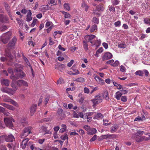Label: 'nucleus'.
Returning <instances> with one entry per match:
<instances>
[{"label":"nucleus","mask_w":150,"mask_h":150,"mask_svg":"<svg viewBox=\"0 0 150 150\" xmlns=\"http://www.w3.org/2000/svg\"><path fill=\"white\" fill-rule=\"evenodd\" d=\"M83 91L85 93H88L89 92V89L87 88V87H85L83 89Z\"/></svg>","instance_id":"obj_57"},{"label":"nucleus","mask_w":150,"mask_h":150,"mask_svg":"<svg viewBox=\"0 0 150 150\" xmlns=\"http://www.w3.org/2000/svg\"><path fill=\"white\" fill-rule=\"evenodd\" d=\"M120 70L122 72H125L126 71V69L125 67L121 65L120 66Z\"/></svg>","instance_id":"obj_54"},{"label":"nucleus","mask_w":150,"mask_h":150,"mask_svg":"<svg viewBox=\"0 0 150 150\" xmlns=\"http://www.w3.org/2000/svg\"><path fill=\"white\" fill-rule=\"evenodd\" d=\"M110 124V122H109L107 120H103V125L105 126H108Z\"/></svg>","instance_id":"obj_40"},{"label":"nucleus","mask_w":150,"mask_h":150,"mask_svg":"<svg viewBox=\"0 0 150 150\" xmlns=\"http://www.w3.org/2000/svg\"><path fill=\"white\" fill-rule=\"evenodd\" d=\"M83 43L84 49L85 50H88V46L86 42L84 40L83 41Z\"/></svg>","instance_id":"obj_43"},{"label":"nucleus","mask_w":150,"mask_h":150,"mask_svg":"<svg viewBox=\"0 0 150 150\" xmlns=\"http://www.w3.org/2000/svg\"><path fill=\"white\" fill-rule=\"evenodd\" d=\"M121 100L122 101L125 102L127 101V99L126 96H122L121 98Z\"/></svg>","instance_id":"obj_55"},{"label":"nucleus","mask_w":150,"mask_h":150,"mask_svg":"<svg viewBox=\"0 0 150 150\" xmlns=\"http://www.w3.org/2000/svg\"><path fill=\"white\" fill-rule=\"evenodd\" d=\"M6 55L8 57L10 58L11 59H12L13 58V57L11 54V53L9 52L7 53L6 54Z\"/></svg>","instance_id":"obj_62"},{"label":"nucleus","mask_w":150,"mask_h":150,"mask_svg":"<svg viewBox=\"0 0 150 150\" xmlns=\"http://www.w3.org/2000/svg\"><path fill=\"white\" fill-rule=\"evenodd\" d=\"M112 3L115 5H117L119 3V1L117 0H111Z\"/></svg>","instance_id":"obj_53"},{"label":"nucleus","mask_w":150,"mask_h":150,"mask_svg":"<svg viewBox=\"0 0 150 150\" xmlns=\"http://www.w3.org/2000/svg\"><path fill=\"white\" fill-rule=\"evenodd\" d=\"M25 62L26 63V64L29 67H30V68L31 71H32V74H33V69L31 66L30 65V63L29 62L28 60H27V61H25Z\"/></svg>","instance_id":"obj_42"},{"label":"nucleus","mask_w":150,"mask_h":150,"mask_svg":"<svg viewBox=\"0 0 150 150\" xmlns=\"http://www.w3.org/2000/svg\"><path fill=\"white\" fill-rule=\"evenodd\" d=\"M96 38V36L93 35H87L85 36V38L86 40H88L90 42L92 41V40L93 39H94Z\"/></svg>","instance_id":"obj_22"},{"label":"nucleus","mask_w":150,"mask_h":150,"mask_svg":"<svg viewBox=\"0 0 150 150\" xmlns=\"http://www.w3.org/2000/svg\"><path fill=\"white\" fill-rule=\"evenodd\" d=\"M29 139L28 138L23 139L21 142V146L23 149H25L27 146V144Z\"/></svg>","instance_id":"obj_18"},{"label":"nucleus","mask_w":150,"mask_h":150,"mask_svg":"<svg viewBox=\"0 0 150 150\" xmlns=\"http://www.w3.org/2000/svg\"><path fill=\"white\" fill-rule=\"evenodd\" d=\"M50 26L52 27L53 26V24L52 22L47 21L46 23L45 27L47 28Z\"/></svg>","instance_id":"obj_39"},{"label":"nucleus","mask_w":150,"mask_h":150,"mask_svg":"<svg viewBox=\"0 0 150 150\" xmlns=\"http://www.w3.org/2000/svg\"><path fill=\"white\" fill-rule=\"evenodd\" d=\"M65 66L64 64H60L58 63L56 64L55 68L56 69L60 70L62 71V70H63L65 68Z\"/></svg>","instance_id":"obj_15"},{"label":"nucleus","mask_w":150,"mask_h":150,"mask_svg":"<svg viewBox=\"0 0 150 150\" xmlns=\"http://www.w3.org/2000/svg\"><path fill=\"white\" fill-rule=\"evenodd\" d=\"M124 88H122L120 91L122 92V94H125L127 93V91L126 90L124 89Z\"/></svg>","instance_id":"obj_59"},{"label":"nucleus","mask_w":150,"mask_h":150,"mask_svg":"<svg viewBox=\"0 0 150 150\" xmlns=\"http://www.w3.org/2000/svg\"><path fill=\"white\" fill-rule=\"evenodd\" d=\"M41 129L42 130L43 132H45V134H51L52 132L50 130H47V127L45 126H42L41 127Z\"/></svg>","instance_id":"obj_20"},{"label":"nucleus","mask_w":150,"mask_h":150,"mask_svg":"<svg viewBox=\"0 0 150 150\" xmlns=\"http://www.w3.org/2000/svg\"><path fill=\"white\" fill-rule=\"evenodd\" d=\"M28 13L27 15L26 21L29 22L32 20V13L30 10H28Z\"/></svg>","instance_id":"obj_23"},{"label":"nucleus","mask_w":150,"mask_h":150,"mask_svg":"<svg viewBox=\"0 0 150 150\" xmlns=\"http://www.w3.org/2000/svg\"><path fill=\"white\" fill-rule=\"evenodd\" d=\"M37 105L36 104H33L30 108V114L33 115L36 110Z\"/></svg>","instance_id":"obj_19"},{"label":"nucleus","mask_w":150,"mask_h":150,"mask_svg":"<svg viewBox=\"0 0 150 150\" xmlns=\"http://www.w3.org/2000/svg\"><path fill=\"white\" fill-rule=\"evenodd\" d=\"M4 122L6 125L9 128H12L13 127V124L12 122H14V120L11 117H5L4 119Z\"/></svg>","instance_id":"obj_2"},{"label":"nucleus","mask_w":150,"mask_h":150,"mask_svg":"<svg viewBox=\"0 0 150 150\" xmlns=\"http://www.w3.org/2000/svg\"><path fill=\"white\" fill-rule=\"evenodd\" d=\"M94 77L96 81L100 83H104V81L102 79L100 78V77L96 75H94Z\"/></svg>","instance_id":"obj_17"},{"label":"nucleus","mask_w":150,"mask_h":150,"mask_svg":"<svg viewBox=\"0 0 150 150\" xmlns=\"http://www.w3.org/2000/svg\"><path fill=\"white\" fill-rule=\"evenodd\" d=\"M97 139V135L95 134L92 138L90 140V142H93L96 140Z\"/></svg>","instance_id":"obj_52"},{"label":"nucleus","mask_w":150,"mask_h":150,"mask_svg":"<svg viewBox=\"0 0 150 150\" xmlns=\"http://www.w3.org/2000/svg\"><path fill=\"white\" fill-rule=\"evenodd\" d=\"M104 97L105 99L106 100H109V98L108 96V94L107 92H105L104 94Z\"/></svg>","instance_id":"obj_38"},{"label":"nucleus","mask_w":150,"mask_h":150,"mask_svg":"<svg viewBox=\"0 0 150 150\" xmlns=\"http://www.w3.org/2000/svg\"><path fill=\"white\" fill-rule=\"evenodd\" d=\"M31 127H28L25 128L23 132L21 134V137L22 138H24L30 133Z\"/></svg>","instance_id":"obj_6"},{"label":"nucleus","mask_w":150,"mask_h":150,"mask_svg":"<svg viewBox=\"0 0 150 150\" xmlns=\"http://www.w3.org/2000/svg\"><path fill=\"white\" fill-rule=\"evenodd\" d=\"M122 93L120 91H117L115 93V97L117 100H119L122 96Z\"/></svg>","instance_id":"obj_28"},{"label":"nucleus","mask_w":150,"mask_h":150,"mask_svg":"<svg viewBox=\"0 0 150 150\" xmlns=\"http://www.w3.org/2000/svg\"><path fill=\"white\" fill-rule=\"evenodd\" d=\"M103 117V115L100 113H98L95 115L93 119H97L98 118H102Z\"/></svg>","instance_id":"obj_32"},{"label":"nucleus","mask_w":150,"mask_h":150,"mask_svg":"<svg viewBox=\"0 0 150 150\" xmlns=\"http://www.w3.org/2000/svg\"><path fill=\"white\" fill-rule=\"evenodd\" d=\"M144 22L146 24H149L150 25V19L149 18H145L144 20Z\"/></svg>","instance_id":"obj_44"},{"label":"nucleus","mask_w":150,"mask_h":150,"mask_svg":"<svg viewBox=\"0 0 150 150\" xmlns=\"http://www.w3.org/2000/svg\"><path fill=\"white\" fill-rule=\"evenodd\" d=\"M91 101L93 103V107H94L102 102V99L101 96L99 95H97L95 96L93 99L91 100Z\"/></svg>","instance_id":"obj_3"},{"label":"nucleus","mask_w":150,"mask_h":150,"mask_svg":"<svg viewBox=\"0 0 150 150\" xmlns=\"http://www.w3.org/2000/svg\"><path fill=\"white\" fill-rule=\"evenodd\" d=\"M104 10V7L103 4H100L96 7V10L98 11H102Z\"/></svg>","instance_id":"obj_25"},{"label":"nucleus","mask_w":150,"mask_h":150,"mask_svg":"<svg viewBox=\"0 0 150 150\" xmlns=\"http://www.w3.org/2000/svg\"><path fill=\"white\" fill-rule=\"evenodd\" d=\"M77 132H78L81 135H83L84 134L85 132L84 130L82 129H80L79 131H77Z\"/></svg>","instance_id":"obj_63"},{"label":"nucleus","mask_w":150,"mask_h":150,"mask_svg":"<svg viewBox=\"0 0 150 150\" xmlns=\"http://www.w3.org/2000/svg\"><path fill=\"white\" fill-rule=\"evenodd\" d=\"M63 140H65L66 139H68V138L67 134H65L64 136L62 135L60 137Z\"/></svg>","instance_id":"obj_45"},{"label":"nucleus","mask_w":150,"mask_h":150,"mask_svg":"<svg viewBox=\"0 0 150 150\" xmlns=\"http://www.w3.org/2000/svg\"><path fill=\"white\" fill-rule=\"evenodd\" d=\"M143 72H144V75L146 77L149 76V72L146 69L137 71L135 72V74L137 75L142 76Z\"/></svg>","instance_id":"obj_7"},{"label":"nucleus","mask_w":150,"mask_h":150,"mask_svg":"<svg viewBox=\"0 0 150 150\" xmlns=\"http://www.w3.org/2000/svg\"><path fill=\"white\" fill-rule=\"evenodd\" d=\"M17 41L16 37L14 36L8 44V46L10 47H13L15 45Z\"/></svg>","instance_id":"obj_11"},{"label":"nucleus","mask_w":150,"mask_h":150,"mask_svg":"<svg viewBox=\"0 0 150 150\" xmlns=\"http://www.w3.org/2000/svg\"><path fill=\"white\" fill-rule=\"evenodd\" d=\"M93 22L95 23L98 24L99 23L98 19L96 17H93Z\"/></svg>","instance_id":"obj_48"},{"label":"nucleus","mask_w":150,"mask_h":150,"mask_svg":"<svg viewBox=\"0 0 150 150\" xmlns=\"http://www.w3.org/2000/svg\"><path fill=\"white\" fill-rule=\"evenodd\" d=\"M132 137H133L136 140L137 142H139L143 141V137H142L137 135L136 134H134L132 136Z\"/></svg>","instance_id":"obj_14"},{"label":"nucleus","mask_w":150,"mask_h":150,"mask_svg":"<svg viewBox=\"0 0 150 150\" xmlns=\"http://www.w3.org/2000/svg\"><path fill=\"white\" fill-rule=\"evenodd\" d=\"M15 69L14 72L16 71L15 73L16 76H15V78L16 79H18V78H22L25 76V74L23 71H22L23 69V66L20 64H15Z\"/></svg>","instance_id":"obj_1"},{"label":"nucleus","mask_w":150,"mask_h":150,"mask_svg":"<svg viewBox=\"0 0 150 150\" xmlns=\"http://www.w3.org/2000/svg\"><path fill=\"white\" fill-rule=\"evenodd\" d=\"M74 81L77 82L83 83L85 81V79L83 77H80L77 79H76Z\"/></svg>","instance_id":"obj_29"},{"label":"nucleus","mask_w":150,"mask_h":150,"mask_svg":"<svg viewBox=\"0 0 150 150\" xmlns=\"http://www.w3.org/2000/svg\"><path fill=\"white\" fill-rule=\"evenodd\" d=\"M97 26L96 25H93L91 28L90 31L91 32H94L95 30L97 29Z\"/></svg>","instance_id":"obj_35"},{"label":"nucleus","mask_w":150,"mask_h":150,"mask_svg":"<svg viewBox=\"0 0 150 150\" xmlns=\"http://www.w3.org/2000/svg\"><path fill=\"white\" fill-rule=\"evenodd\" d=\"M97 130L96 128H92L88 131V134L89 135H92L96 133Z\"/></svg>","instance_id":"obj_21"},{"label":"nucleus","mask_w":150,"mask_h":150,"mask_svg":"<svg viewBox=\"0 0 150 150\" xmlns=\"http://www.w3.org/2000/svg\"><path fill=\"white\" fill-rule=\"evenodd\" d=\"M90 42L93 45H98L100 44L101 41L100 40H96L93 41H91Z\"/></svg>","instance_id":"obj_30"},{"label":"nucleus","mask_w":150,"mask_h":150,"mask_svg":"<svg viewBox=\"0 0 150 150\" xmlns=\"http://www.w3.org/2000/svg\"><path fill=\"white\" fill-rule=\"evenodd\" d=\"M112 57V54L110 52H105L103 55L102 59L103 61H105L110 59Z\"/></svg>","instance_id":"obj_8"},{"label":"nucleus","mask_w":150,"mask_h":150,"mask_svg":"<svg viewBox=\"0 0 150 150\" xmlns=\"http://www.w3.org/2000/svg\"><path fill=\"white\" fill-rule=\"evenodd\" d=\"M63 79L62 78H60L57 82V83L58 84H61L62 83L63 81Z\"/></svg>","instance_id":"obj_58"},{"label":"nucleus","mask_w":150,"mask_h":150,"mask_svg":"<svg viewBox=\"0 0 150 150\" xmlns=\"http://www.w3.org/2000/svg\"><path fill=\"white\" fill-rule=\"evenodd\" d=\"M54 43V42L52 40V38L51 37L49 38V44L50 45H52Z\"/></svg>","instance_id":"obj_64"},{"label":"nucleus","mask_w":150,"mask_h":150,"mask_svg":"<svg viewBox=\"0 0 150 150\" xmlns=\"http://www.w3.org/2000/svg\"><path fill=\"white\" fill-rule=\"evenodd\" d=\"M145 120V116L144 115H143L142 117L138 116L136 117L134 120V121H140Z\"/></svg>","instance_id":"obj_26"},{"label":"nucleus","mask_w":150,"mask_h":150,"mask_svg":"<svg viewBox=\"0 0 150 150\" xmlns=\"http://www.w3.org/2000/svg\"><path fill=\"white\" fill-rule=\"evenodd\" d=\"M64 8L68 11H69L70 8L69 4L68 3H65L64 5Z\"/></svg>","instance_id":"obj_36"},{"label":"nucleus","mask_w":150,"mask_h":150,"mask_svg":"<svg viewBox=\"0 0 150 150\" xmlns=\"http://www.w3.org/2000/svg\"><path fill=\"white\" fill-rule=\"evenodd\" d=\"M7 39L5 38V37H3L2 36H1V40L2 41V42L5 44L7 43V42H6V40H7Z\"/></svg>","instance_id":"obj_51"},{"label":"nucleus","mask_w":150,"mask_h":150,"mask_svg":"<svg viewBox=\"0 0 150 150\" xmlns=\"http://www.w3.org/2000/svg\"><path fill=\"white\" fill-rule=\"evenodd\" d=\"M109 10L111 12H114L115 11V8L113 6H111L108 7Z\"/></svg>","instance_id":"obj_46"},{"label":"nucleus","mask_w":150,"mask_h":150,"mask_svg":"<svg viewBox=\"0 0 150 150\" xmlns=\"http://www.w3.org/2000/svg\"><path fill=\"white\" fill-rule=\"evenodd\" d=\"M15 76L13 75H12L10 76V78L12 80V82L11 83V86L13 88V89H11V90L14 91V94L15 93L16 91L17 90L18 88L16 86L14 83L15 80L16 79L15 78Z\"/></svg>","instance_id":"obj_9"},{"label":"nucleus","mask_w":150,"mask_h":150,"mask_svg":"<svg viewBox=\"0 0 150 150\" xmlns=\"http://www.w3.org/2000/svg\"><path fill=\"white\" fill-rule=\"evenodd\" d=\"M4 139L6 142H12L14 140V136L11 134L4 135Z\"/></svg>","instance_id":"obj_4"},{"label":"nucleus","mask_w":150,"mask_h":150,"mask_svg":"<svg viewBox=\"0 0 150 150\" xmlns=\"http://www.w3.org/2000/svg\"><path fill=\"white\" fill-rule=\"evenodd\" d=\"M10 83V81L9 80L7 79H4L1 81L2 85H4L7 86L9 85Z\"/></svg>","instance_id":"obj_24"},{"label":"nucleus","mask_w":150,"mask_h":150,"mask_svg":"<svg viewBox=\"0 0 150 150\" xmlns=\"http://www.w3.org/2000/svg\"><path fill=\"white\" fill-rule=\"evenodd\" d=\"M8 18L6 16H3L2 20H1V22L7 23L8 22Z\"/></svg>","instance_id":"obj_34"},{"label":"nucleus","mask_w":150,"mask_h":150,"mask_svg":"<svg viewBox=\"0 0 150 150\" xmlns=\"http://www.w3.org/2000/svg\"><path fill=\"white\" fill-rule=\"evenodd\" d=\"M83 127L84 129H85L88 132V131L90 130V129H91L90 127L87 125H85Z\"/></svg>","instance_id":"obj_56"},{"label":"nucleus","mask_w":150,"mask_h":150,"mask_svg":"<svg viewBox=\"0 0 150 150\" xmlns=\"http://www.w3.org/2000/svg\"><path fill=\"white\" fill-rule=\"evenodd\" d=\"M38 20L37 19H35L33 20V22L31 24V25L32 27H34L36 23L37 22Z\"/></svg>","instance_id":"obj_49"},{"label":"nucleus","mask_w":150,"mask_h":150,"mask_svg":"<svg viewBox=\"0 0 150 150\" xmlns=\"http://www.w3.org/2000/svg\"><path fill=\"white\" fill-rule=\"evenodd\" d=\"M1 90L4 92H5L11 95L14 94V91L11 90V88L6 87H3L1 88Z\"/></svg>","instance_id":"obj_10"},{"label":"nucleus","mask_w":150,"mask_h":150,"mask_svg":"<svg viewBox=\"0 0 150 150\" xmlns=\"http://www.w3.org/2000/svg\"><path fill=\"white\" fill-rule=\"evenodd\" d=\"M3 100L5 102H10L11 104L17 108L19 107V105L18 103L14 100L10 98L9 97H6L4 98Z\"/></svg>","instance_id":"obj_5"},{"label":"nucleus","mask_w":150,"mask_h":150,"mask_svg":"<svg viewBox=\"0 0 150 150\" xmlns=\"http://www.w3.org/2000/svg\"><path fill=\"white\" fill-rule=\"evenodd\" d=\"M12 35V33L11 32H8L3 34L2 36L7 39V40L5 42H8L10 39Z\"/></svg>","instance_id":"obj_13"},{"label":"nucleus","mask_w":150,"mask_h":150,"mask_svg":"<svg viewBox=\"0 0 150 150\" xmlns=\"http://www.w3.org/2000/svg\"><path fill=\"white\" fill-rule=\"evenodd\" d=\"M118 127L117 125H114L113 126L111 127L110 131L111 133H114L116 132Z\"/></svg>","instance_id":"obj_27"},{"label":"nucleus","mask_w":150,"mask_h":150,"mask_svg":"<svg viewBox=\"0 0 150 150\" xmlns=\"http://www.w3.org/2000/svg\"><path fill=\"white\" fill-rule=\"evenodd\" d=\"M1 105L9 110L13 111L15 110V108L12 105L7 104L5 103H1Z\"/></svg>","instance_id":"obj_16"},{"label":"nucleus","mask_w":150,"mask_h":150,"mask_svg":"<svg viewBox=\"0 0 150 150\" xmlns=\"http://www.w3.org/2000/svg\"><path fill=\"white\" fill-rule=\"evenodd\" d=\"M114 25L115 27H120L121 25V22L120 21H118L115 22Z\"/></svg>","instance_id":"obj_47"},{"label":"nucleus","mask_w":150,"mask_h":150,"mask_svg":"<svg viewBox=\"0 0 150 150\" xmlns=\"http://www.w3.org/2000/svg\"><path fill=\"white\" fill-rule=\"evenodd\" d=\"M49 98L50 96H47V97L45 98V100L44 101V102H45V105H46L47 104L49 101Z\"/></svg>","instance_id":"obj_61"},{"label":"nucleus","mask_w":150,"mask_h":150,"mask_svg":"<svg viewBox=\"0 0 150 150\" xmlns=\"http://www.w3.org/2000/svg\"><path fill=\"white\" fill-rule=\"evenodd\" d=\"M118 47L120 48H125L126 47V45L125 44H121L119 45Z\"/></svg>","instance_id":"obj_60"},{"label":"nucleus","mask_w":150,"mask_h":150,"mask_svg":"<svg viewBox=\"0 0 150 150\" xmlns=\"http://www.w3.org/2000/svg\"><path fill=\"white\" fill-rule=\"evenodd\" d=\"M81 7L85 8V11H87L88 9V6L84 2H83L81 4Z\"/></svg>","instance_id":"obj_33"},{"label":"nucleus","mask_w":150,"mask_h":150,"mask_svg":"<svg viewBox=\"0 0 150 150\" xmlns=\"http://www.w3.org/2000/svg\"><path fill=\"white\" fill-rule=\"evenodd\" d=\"M23 80H18L17 82V84L19 86L22 85Z\"/></svg>","instance_id":"obj_50"},{"label":"nucleus","mask_w":150,"mask_h":150,"mask_svg":"<svg viewBox=\"0 0 150 150\" xmlns=\"http://www.w3.org/2000/svg\"><path fill=\"white\" fill-rule=\"evenodd\" d=\"M62 13L64 15L65 18H71V16L69 13L66 12L64 11H62Z\"/></svg>","instance_id":"obj_31"},{"label":"nucleus","mask_w":150,"mask_h":150,"mask_svg":"<svg viewBox=\"0 0 150 150\" xmlns=\"http://www.w3.org/2000/svg\"><path fill=\"white\" fill-rule=\"evenodd\" d=\"M16 20L17 21L19 26L20 27L23 26V20H20L19 18H17Z\"/></svg>","instance_id":"obj_37"},{"label":"nucleus","mask_w":150,"mask_h":150,"mask_svg":"<svg viewBox=\"0 0 150 150\" xmlns=\"http://www.w3.org/2000/svg\"><path fill=\"white\" fill-rule=\"evenodd\" d=\"M108 139H112L116 137V135L114 134H108Z\"/></svg>","instance_id":"obj_41"},{"label":"nucleus","mask_w":150,"mask_h":150,"mask_svg":"<svg viewBox=\"0 0 150 150\" xmlns=\"http://www.w3.org/2000/svg\"><path fill=\"white\" fill-rule=\"evenodd\" d=\"M106 63L108 64H110L113 67H116L118 65L119 62L118 61H116L114 62V61L113 59H111L106 62Z\"/></svg>","instance_id":"obj_12"}]
</instances>
